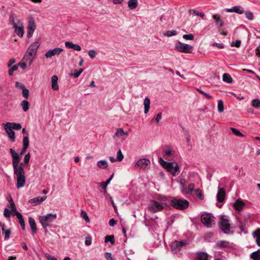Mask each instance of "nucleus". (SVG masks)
I'll use <instances>...</instances> for the list:
<instances>
[{
	"instance_id": "nucleus-1",
	"label": "nucleus",
	"mask_w": 260,
	"mask_h": 260,
	"mask_svg": "<svg viewBox=\"0 0 260 260\" xmlns=\"http://www.w3.org/2000/svg\"><path fill=\"white\" fill-rule=\"evenodd\" d=\"M10 152L12 158L14 174L17 177L16 187L19 189L23 187L26 182L24 168H21V166H18V164L21 159V157L12 148L10 149Z\"/></svg>"
},
{
	"instance_id": "nucleus-2",
	"label": "nucleus",
	"mask_w": 260,
	"mask_h": 260,
	"mask_svg": "<svg viewBox=\"0 0 260 260\" xmlns=\"http://www.w3.org/2000/svg\"><path fill=\"white\" fill-rule=\"evenodd\" d=\"M39 46V41H35L31 44L27 49L23 60L26 62L28 61L29 65L31 64L36 55Z\"/></svg>"
},
{
	"instance_id": "nucleus-3",
	"label": "nucleus",
	"mask_w": 260,
	"mask_h": 260,
	"mask_svg": "<svg viewBox=\"0 0 260 260\" xmlns=\"http://www.w3.org/2000/svg\"><path fill=\"white\" fill-rule=\"evenodd\" d=\"M158 162L164 169L173 176H176V173L179 171V165L176 162H167L161 157L159 158Z\"/></svg>"
},
{
	"instance_id": "nucleus-4",
	"label": "nucleus",
	"mask_w": 260,
	"mask_h": 260,
	"mask_svg": "<svg viewBox=\"0 0 260 260\" xmlns=\"http://www.w3.org/2000/svg\"><path fill=\"white\" fill-rule=\"evenodd\" d=\"M171 205L175 209L183 210L189 206V202L187 200L173 198L170 200Z\"/></svg>"
},
{
	"instance_id": "nucleus-5",
	"label": "nucleus",
	"mask_w": 260,
	"mask_h": 260,
	"mask_svg": "<svg viewBox=\"0 0 260 260\" xmlns=\"http://www.w3.org/2000/svg\"><path fill=\"white\" fill-rule=\"evenodd\" d=\"M56 214L49 213L45 216H41L39 217V221L45 229V232H47V227L50 226L51 223L56 219Z\"/></svg>"
},
{
	"instance_id": "nucleus-6",
	"label": "nucleus",
	"mask_w": 260,
	"mask_h": 260,
	"mask_svg": "<svg viewBox=\"0 0 260 260\" xmlns=\"http://www.w3.org/2000/svg\"><path fill=\"white\" fill-rule=\"evenodd\" d=\"M219 228L221 231L226 234H232L234 233V231L231 230L232 228L231 227L229 220L224 217L220 218L219 221Z\"/></svg>"
},
{
	"instance_id": "nucleus-7",
	"label": "nucleus",
	"mask_w": 260,
	"mask_h": 260,
	"mask_svg": "<svg viewBox=\"0 0 260 260\" xmlns=\"http://www.w3.org/2000/svg\"><path fill=\"white\" fill-rule=\"evenodd\" d=\"M165 208V205L164 204H162L160 202L154 200H150V203L148 204L149 210L153 213H156L160 211Z\"/></svg>"
},
{
	"instance_id": "nucleus-8",
	"label": "nucleus",
	"mask_w": 260,
	"mask_h": 260,
	"mask_svg": "<svg viewBox=\"0 0 260 260\" xmlns=\"http://www.w3.org/2000/svg\"><path fill=\"white\" fill-rule=\"evenodd\" d=\"M193 47L187 44L182 43L178 42V44H176L175 49L177 50L180 52L190 53L192 51Z\"/></svg>"
},
{
	"instance_id": "nucleus-9",
	"label": "nucleus",
	"mask_w": 260,
	"mask_h": 260,
	"mask_svg": "<svg viewBox=\"0 0 260 260\" xmlns=\"http://www.w3.org/2000/svg\"><path fill=\"white\" fill-rule=\"evenodd\" d=\"M214 217L210 213L203 214L201 216V221L208 228H211L214 224Z\"/></svg>"
},
{
	"instance_id": "nucleus-10",
	"label": "nucleus",
	"mask_w": 260,
	"mask_h": 260,
	"mask_svg": "<svg viewBox=\"0 0 260 260\" xmlns=\"http://www.w3.org/2000/svg\"><path fill=\"white\" fill-rule=\"evenodd\" d=\"M187 243L185 240L178 241L175 240L170 245V248L172 251L174 253H177L181 250V249L186 245Z\"/></svg>"
},
{
	"instance_id": "nucleus-11",
	"label": "nucleus",
	"mask_w": 260,
	"mask_h": 260,
	"mask_svg": "<svg viewBox=\"0 0 260 260\" xmlns=\"http://www.w3.org/2000/svg\"><path fill=\"white\" fill-rule=\"evenodd\" d=\"M13 28L15 29V32L18 36L22 38L23 36L24 30L22 23L18 21L17 24L14 22V20L13 19Z\"/></svg>"
},
{
	"instance_id": "nucleus-12",
	"label": "nucleus",
	"mask_w": 260,
	"mask_h": 260,
	"mask_svg": "<svg viewBox=\"0 0 260 260\" xmlns=\"http://www.w3.org/2000/svg\"><path fill=\"white\" fill-rule=\"evenodd\" d=\"M36 29V25L35 20L33 18H30L27 25V37L28 38H30L32 37Z\"/></svg>"
},
{
	"instance_id": "nucleus-13",
	"label": "nucleus",
	"mask_w": 260,
	"mask_h": 260,
	"mask_svg": "<svg viewBox=\"0 0 260 260\" xmlns=\"http://www.w3.org/2000/svg\"><path fill=\"white\" fill-rule=\"evenodd\" d=\"M63 51V49L61 48H55L53 49L48 50L45 54L46 58H50L55 55L59 54Z\"/></svg>"
},
{
	"instance_id": "nucleus-14",
	"label": "nucleus",
	"mask_w": 260,
	"mask_h": 260,
	"mask_svg": "<svg viewBox=\"0 0 260 260\" xmlns=\"http://www.w3.org/2000/svg\"><path fill=\"white\" fill-rule=\"evenodd\" d=\"M225 197V191L224 188L218 187V192L216 196L217 200L219 203L224 201Z\"/></svg>"
},
{
	"instance_id": "nucleus-15",
	"label": "nucleus",
	"mask_w": 260,
	"mask_h": 260,
	"mask_svg": "<svg viewBox=\"0 0 260 260\" xmlns=\"http://www.w3.org/2000/svg\"><path fill=\"white\" fill-rule=\"evenodd\" d=\"M137 166L139 167L145 169L148 166L150 165V161L149 159L146 158H142L139 159L137 164Z\"/></svg>"
},
{
	"instance_id": "nucleus-16",
	"label": "nucleus",
	"mask_w": 260,
	"mask_h": 260,
	"mask_svg": "<svg viewBox=\"0 0 260 260\" xmlns=\"http://www.w3.org/2000/svg\"><path fill=\"white\" fill-rule=\"evenodd\" d=\"M47 199L46 196L39 197L30 199L29 202L32 206H36L40 204L42 202Z\"/></svg>"
},
{
	"instance_id": "nucleus-17",
	"label": "nucleus",
	"mask_w": 260,
	"mask_h": 260,
	"mask_svg": "<svg viewBox=\"0 0 260 260\" xmlns=\"http://www.w3.org/2000/svg\"><path fill=\"white\" fill-rule=\"evenodd\" d=\"M4 127L5 128V130L6 131V133H7L8 137L10 140L12 142H15V133L14 132V131L11 128H10L9 126H5L3 125Z\"/></svg>"
},
{
	"instance_id": "nucleus-18",
	"label": "nucleus",
	"mask_w": 260,
	"mask_h": 260,
	"mask_svg": "<svg viewBox=\"0 0 260 260\" xmlns=\"http://www.w3.org/2000/svg\"><path fill=\"white\" fill-rule=\"evenodd\" d=\"M228 12H235L239 14H242L244 13V9L241 6H236L226 10Z\"/></svg>"
},
{
	"instance_id": "nucleus-19",
	"label": "nucleus",
	"mask_w": 260,
	"mask_h": 260,
	"mask_svg": "<svg viewBox=\"0 0 260 260\" xmlns=\"http://www.w3.org/2000/svg\"><path fill=\"white\" fill-rule=\"evenodd\" d=\"M196 255V260H209V255L205 252L198 251Z\"/></svg>"
},
{
	"instance_id": "nucleus-20",
	"label": "nucleus",
	"mask_w": 260,
	"mask_h": 260,
	"mask_svg": "<svg viewBox=\"0 0 260 260\" xmlns=\"http://www.w3.org/2000/svg\"><path fill=\"white\" fill-rule=\"evenodd\" d=\"M245 203L240 199H237L233 204L234 208L238 211H241L243 208L245 206Z\"/></svg>"
},
{
	"instance_id": "nucleus-21",
	"label": "nucleus",
	"mask_w": 260,
	"mask_h": 260,
	"mask_svg": "<svg viewBox=\"0 0 260 260\" xmlns=\"http://www.w3.org/2000/svg\"><path fill=\"white\" fill-rule=\"evenodd\" d=\"M28 223H29V224L30 227V229H31L32 234H36L37 231V228L36 223L35 222V219L31 217H29Z\"/></svg>"
},
{
	"instance_id": "nucleus-22",
	"label": "nucleus",
	"mask_w": 260,
	"mask_h": 260,
	"mask_svg": "<svg viewBox=\"0 0 260 260\" xmlns=\"http://www.w3.org/2000/svg\"><path fill=\"white\" fill-rule=\"evenodd\" d=\"M212 18L215 20V25L216 27L220 29L224 25V22L217 15H212Z\"/></svg>"
},
{
	"instance_id": "nucleus-23",
	"label": "nucleus",
	"mask_w": 260,
	"mask_h": 260,
	"mask_svg": "<svg viewBox=\"0 0 260 260\" xmlns=\"http://www.w3.org/2000/svg\"><path fill=\"white\" fill-rule=\"evenodd\" d=\"M3 125L9 126L12 129L19 130L21 128V125L18 123H11L8 122L6 123H3Z\"/></svg>"
},
{
	"instance_id": "nucleus-24",
	"label": "nucleus",
	"mask_w": 260,
	"mask_h": 260,
	"mask_svg": "<svg viewBox=\"0 0 260 260\" xmlns=\"http://www.w3.org/2000/svg\"><path fill=\"white\" fill-rule=\"evenodd\" d=\"M58 77L56 75H53L51 78V86L54 90H58L59 89L57 84Z\"/></svg>"
},
{
	"instance_id": "nucleus-25",
	"label": "nucleus",
	"mask_w": 260,
	"mask_h": 260,
	"mask_svg": "<svg viewBox=\"0 0 260 260\" xmlns=\"http://www.w3.org/2000/svg\"><path fill=\"white\" fill-rule=\"evenodd\" d=\"M128 135V133L127 132H124L122 128H119L117 129V131L113 138L115 139V137H120L123 136H127Z\"/></svg>"
},
{
	"instance_id": "nucleus-26",
	"label": "nucleus",
	"mask_w": 260,
	"mask_h": 260,
	"mask_svg": "<svg viewBox=\"0 0 260 260\" xmlns=\"http://www.w3.org/2000/svg\"><path fill=\"white\" fill-rule=\"evenodd\" d=\"M162 152H163V156L165 158H167L168 157H171L173 155L174 151L167 149V147H164L162 148Z\"/></svg>"
},
{
	"instance_id": "nucleus-27",
	"label": "nucleus",
	"mask_w": 260,
	"mask_h": 260,
	"mask_svg": "<svg viewBox=\"0 0 260 260\" xmlns=\"http://www.w3.org/2000/svg\"><path fill=\"white\" fill-rule=\"evenodd\" d=\"M170 198V197L162 195H159L158 197V200L160 201L161 204L165 205V207L168 206L166 202L169 201Z\"/></svg>"
},
{
	"instance_id": "nucleus-28",
	"label": "nucleus",
	"mask_w": 260,
	"mask_h": 260,
	"mask_svg": "<svg viewBox=\"0 0 260 260\" xmlns=\"http://www.w3.org/2000/svg\"><path fill=\"white\" fill-rule=\"evenodd\" d=\"M150 99L148 97H146L144 101V112L145 114L148 113L150 108Z\"/></svg>"
},
{
	"instance_id": "nucleus-29",
	"label": "nucleus",
	"mask_w": 260,
	"mask_h": 260,
	"mask_svg": "<svg viewBox=\"0 0 260 260\" xmlns=\"http://www.w3.org/2000/svg\"><path fill=\"white\" fill-rule=\"evenodd\" d=\"M97 166L100 169H106L108 166V164L106 160H101L97 162Z\"/></svg>"
},
{
	"instance_id": "nucleus-30",
	"label": "nucleus",
	"mask_w": 260,
	"mask_h": 260,
	"mask_svg": "<svg viewBox=\"0 0 260 260\" xmlns=\"http://www.w3.org/2000/svg\"><path fill=\"white\" fill-rule=\"evenodd\" d=\"M128 6L131 10L136 9L138 6V1L137 0H129L128 3Z\"/></svg>"
},
{
	"instance_id": "nucleus-31",
	"label": "nucleus",
	"mask_w": 260,
	"mask_h": 260,
	"mask_svg": "<svg viewBox=\"0 0 260 260\" xmlns=\"http://www.w3.org/2000/svg\"><path fill=\"white\" fill-rule=\"evenodd\" d=\"M250 258L253 260H260V249L252 252L250 254Z\"/></svg>"
},
{
	"instance_id": "nucleus-32",
	"label": "nucleus",
	"mask_w": 260,
	"mask_h": 260,
	"mask_svg": "<svg viewBox=\"0 0 260 260\" xmlns=\"http://www.w3.org/2000/svg\"><path fill=\"white\" fill-rule=\"evenodd\" d=\"M223 81L228 83H231L233 82V79L230 74L227 73L223 74L222 76Z\"/></svg>"
},
{
	"instance_id": "nucleus-33",
	"label": "nucleus",
	"mask_w": 260,
	"mask_h": 260,
	"mask_svg": "<svg viewBox=\"0 0 260 260\" xmlns=\"http://www.w3.org/2000/svg\"><path fill=\"white\" fill-rule=\"evenodd\" d=\"M105 242H110L112 245L115 243L114 237L113 235H107L105 237Z\"/></svg>"
},
{
	"instance_id": "nucleus-34",
	"label": "nucleus",
	"mask_w": 260,
	"mask_h": 260,
	"mask_svg": "<svg viewBox=\"0 0 260 260\" xmlns=\"http://www.w3.org/2000/svg\"><path fill=\"white\" fill-rule=\"evenodd\" d=\"M229 244V242L228 241L222 240L217 242L216 246L219 248H223L226 247Z\"/></svg>"
},
{
	"instance_id": "nucleus-35",
	"label": "nucleus",
	"mask_w": 260,
	"mask_h": 260,
	"mask_svg": "<svg viewBox=\"0 0 260 260\" xmlns=\"http://www.w3.org/2000/svg\"><path fill=\"white\" fill-rule=\"evenodd\" d=\"M21 106L24 112H26L29 109V104L27 101L23 100L21 103Z\"/></svg>"
},
{
	"instance_id": "nucleus-36",
	"label": "nucleus",
	"mask_w": 260,
	"mask_h": 260,
	"mask_svg": "<svg viewBox=\"0 0 260 260\" xmlns=\"http://www.w3.org/2000/svg\"><path fill=\"white\" fill-rule=\"evenodd\" d=\"M252 107L255 109L260 108V100L257 99H253L251 102Z\"/></svg>"
},
{
	"instance_id": "nucleus-37",
	"label": "nucleus",
	"mask_w": 260,
	"mask_h": 260,
	"mask_svg": "<svg viewBox=\"0 0 260 260\" xmlns=\"http://www.w3.org/2000/svg\"><path fill=\"white\" fill-rule=\"evenodd\" d=\"M218 111L219 113H221L224 110L223 102L222 100H219L217 104Z\"/></svg>"
},
{
	"instance_id": "nucleus-38",
	"label": "nucleus",
	"mask_w": 260,
	"mask_h": 260,
	"mask_svg": "<svg viewBox=\"0 0 260 260\" xmlns=\"http://www.w3.org/2000/svg\"><path fill=\"white\" fill-rule=\"evenodd\" d=\"M189 13L190 14H193L195 15H197V16H200L201 17H203L204 16V13L198 12V11H196L194 9H190L189 11Z\"/></svg>"
},
{
	"instance_id": "nucleus-39",
	"label": "nucleus",
	"mask_w": 260,
	"mask_h": 260,
	"mask_svg": "<svg viewBox=\"0 0 260 260\" xmlns=\"http://www.w3.org/2000/svg\"><path fill=\"white\" fill-rule=\"evenodd\" d=\"M18 219H19V222L22 229V230H24L25 229V221L23 219V217L22 215L18 216Z\"/></svg>"
},
{
	"instance_id": "nucleus-40",
	"label": "nucleus",
	"mask_w": 260,
	"mask_h": 260,
	"mask_svg": "<svg viewBox=\"0 0 260 260\" xmlns=\"http://www.w3.org/2000/svg\"><path fill=\"white\" fill-rule=\"evenodd\" d=\"M197 197L201 200H203L204 199V195L203 193L202 190L198 188L196 190Z\"/></svg>"
},
{
	"instance_id": "nucleus-41",
	"label": "nucleus",
	"mask_w": 260,
	"mask_h": 260,
	"mask_svg": "<svg viewBox=\"0 0 260 260\" xmlns=\"http://www.w3.org/2000/svg\"><path fill=\"white\" fill-rule=\"evenodd\" d=\"M231 130L232 132V133L233 134H234L237 136L240 137H244V135L243 134H242L239 131H238V129H237L235 128L231 127Z\"/></svg>"
},
{
	"instance_id": "nucleus-42",
	"label": "nucleus",
	"mask_w": 260,
	"mask_h": 260,
	"mask_svg": "<svg viewBox=\"0 0 260 260\" xmlns=\"http://www.w3.org/2000/svg\"><path fill=\"white\" fill-rule=\"evenodd\" d=\"M177 31L175 30H168L165 32L164 35L167 37H172L176 35Z\"/></svg>"
},
{
	"instance_id": "nucleus-43",
	"label": "nucleus",
	"mask_w": 260,
	"mask_h": 260,
	"mask_svg": "<svg viewBox=\"0 0 260 260\" xmlns=\"http://www.w3.org/2000/svg\"><path fill=\"white\" fill-rule=\"evenodd\" d=\"M123 158V155L122 153L121 150L119 149L117 152V157L115 160H117V161H121L122 160Z\"/></svg>"
},
{
	"instance_id": "nucleus-44",
	"label": "nucleus",
	"mask_w": 260,
	"mask_h": 260,
	"mask_svg": "<svg viewBox=\"0 0 260 260\" xmlns=\"http://www.w3.org/2000/svg\"><path fill=\"white\" fill-rule=\"evenodd\" d=\"M10 211L13 216H16L17 217L22 215L19 212H18L17 210L16 207L12 208V209L10 210Z\"/></svg>"
},
{
	"instance_id": "nucleus-45",
	"label": "nucleus",
	"mask_w": 260,
	"mask_h": 260,
	"mask_svg": "<svg viewBox=\"0 0 260 260\" xmlns=\"http://www.w3.org/2000/svg\"><path fill=\"white\" fill-rule=\"evenodd\" d=\"M19 65V64H15L9 70L8 73L10 76H12L13 75V72L18 69Z\"/></svg>"
},
{
	"instance_id": "nucleus-46",
	"label": "nucleus",
	"mask_w": 260,
	"mask_h": 260,
	"mask_svg": "<svg viewBox=\"0 0 260 260\" xmlns=\"http://www.w3.org/2000/svg\"><path fill=\"white\" fill-rule=\"evenodd\" d=\"M30 158V154L29 152L25 154L24 157V164L25 165L28 166L29 165V161Z\"/></svg>"
},
{
	"instance_id": "nucleus-47",
	"label": "nucleus",
	"mask_w": 260,
	"mask_h": 260,
	"mask_svg": "<svg viewBox=\"0 0 260 260\" xmlns=\"http://www.w3.org/2000/svg\"><path fill=\"white\" fill-rule=\"evenodd\" d=\"M29 138L28 136H24L23 138V146L29 147Z\"/></svg>"
},
{
	"instance_id": "nucleus-48",
	"label": "nucleus",
	"mask_w": 260,
	"mask_h": 260,
	"mask_svg": "<svg viewBox=\"0 0 260 260\" xmlns=\"http://www.w3.org/2000/svg\"><path fill=\"white\" fill-rule=\"evenodd\" d=\"M11 233V231L10 229L6 230L3 229V234L5 235V239H8L9 238L10 235Z\"/></svg>"
},
{
	"instance_id": "nucleus-49",
	"label": "nucleus",
	"mask_w": 260,
	"mask_h": 260,
	"mask_svg": "<svg viewBox=\"0 0 260 260\" xmlns=\"http://www.w3.org/2000/svg\"><path fill=\"white\" fill-rule=\"evenodd\" d=\"M83 71V69H80L79 71L75 70L74 73L71 74V75L74 76L75 78H77L80 75Z\"/></svg>"
},
{
	"instance_id": "nucleus-50",
	"label": "nucleus",
	"mask_w": 260,
	"mask_h": 260,
	"mask_svg": "<svg viewBox=\"0 0 260 260\" xmlns=\"http://www.w3.org/2000/svg\"><path fill=\"white\" fill-rule=\"evenodd\" d=\"M82 217L85 219L86 222H89L90 219L88 216L87 213L85 211H82L81 213Z\"/></svg>"
},
{
	"instance_id": "nucleus-51",
	"label": "nucleus",
	"mask_w": 260,
	"mask_h": 260,
	"mask_svg": "<svg viewBox=\"0 0 260 260\" xmlns=\"http://www.w3.org/2000/svg\"><path fill=\"white\" fill-rule=\"evenodd\" d=\"M29 94V91L28 89H27L25 87L22 89V95L25 99H27L28 98Z\"/></svg>"
},
{
	"instance_id": "nucleus-52",
	"label": "nucleus",
	"mask_w": 260,
	"mask_h": 260,
	"mask_svg": "<svg viewBox=\"0 0 260 260\" xmlns=\"http://www.w3.org/2000/svg\"><path fill=\"white\" fill-rule=\"evenodd\" d=\"M245 16L246 18L248 20H253V13L250 11H246L245 13Z\"/></svg>"
},
{
	"instance_id": "nucleus-53",
	"label": "nucleus",
	"mask_w": 260,
	"mask_h": 260,
	"mask_svg": "<svg viewBox=\"0 0 260 260\" xmlns=\"http://www.w3.org/2000/svg\"><path fill=\"white\" fill-rule=\"evenodd\" d=\"M88 53L90 57L92 59L94 58L97 54L96 51L94 50H89Z\"/></svg>"
},
{
	"instance_id": "nucleus-54",
	"label": "nucleus",
	"mask_w": 260,
	"mask_h": 260,
	"mask_svg": "<svg viewBox=\"0 0 260 260\" xmlns=\"http://www.w3.org/2000/svg\"><path fill=\"white\" fill-rule=\"evenodd\" d=\"M197 91L200 93L201 94H203V95H204L206 98L208 99H210L212 98V96L211 95H210L209 94L204 92V91L201 90V89H197Z\"/></svg>"
},
{
	"instance_id": "nucleus-55",
	"label": "nucleus",
	"mask_w": 260,
	"mask_h": 260,
	"mask_svg": "<svg viewBox=\"0 0 260 260\" xmlns=\"http://www.w3.org/2000/svg\"><path fill=\"white\" fill-rule=\"evenodd\" d=\"M252 235L254 237V238H260V229H257L255 231H254Z\"/></svg>"
},
{
	"instance_id": "nucleus-56",
	"label": "nucleus",
	"mask_w": 260,
	"mask_h": 260,
	"mask_svg": "<svg viewBox=\"0 0 260 260\" xmlns=\"http://www.w3.org/2000/svg\"><path fill=\"white\" fill-rule=\"evenodd\" d=\"M183 38L185 40H193L194 39V36L191 34L184 35L183 36Z\"/></svg>"
},
{
	"instance_id": "nucleus-57",
	"label": "nucleus",
	"mask_w": 260,
	"mask_h": 260,
	"mask_svg": "<svg viewBox=\"0 0 260 260\" xmlns=\"http://www.w3.org/2000/svg\"><path fill=\"white\" fill-rule=\"evenodd\" d=\"M110 183L109 180H107L105 182H102L101 183L100 186L102 188L105 190L107 188V185Z\"/></svg>"
},
{
	"instance_id": "nucleus-58",
	"label": "nucleus",
	"mask_w": 260,
	"mask_h": 260,
	"mask_svg": "<svg viewBox=\"0 0 260 260\" xmlns=\"http://www.w3.org/2000/svg\"><path fill=\"white\" fill-rule=\"evenodd\" d=\"M91 237L88 236L85 238V244L87 246L90 245L91 244Z\"/></svg>"
},
{
	"instance_id": "nucleus-59",
	"label": "nucleus",
	"mask_w": 260,
	"mask_h": 260,
	"mask_svg": "<svg viewBox=\"0 0 260 260\" xmlns=\"http://www.w3.org/2000/svg\"><path fill=\"white\" fill-rule=\"evenodd\" d=\"M11 211L7 208H5L4 212V215L7 218L10 217Z\"/></svg>"
},
{
	"instance_id": "nucleus-60",
	"label": "nucleus",
	"mask_w": 260,
	"mask_h": 260,
	"mask_svg": "<svg viewBox=\"0 0 260 260\" xmlns=\"http://www.w3.org/2000/svg\"><path fill=\"white\" fill-rule=\"evenodd\" d=\"M212 45L220 49L223 48L224 47V44L222 43H213Z\"/></svg>"
},
{
	"instance_id": "nucleus-61",
	"label": "nucleus",
	"mask_w": 260,
	"mask_h": 260,
	"mask_svg": "<svg viewBox=\"0 0 260 260\" xmlns=\"http://www.w3.org/2000/svg\"><path fill=\"white\" fill-rule=\"evenodd\" d=\"M194 184L193 183H190L188 186V190L190 193H192V192L194 190Z\"/></svg>"
},
{
	"instance_id": "nucleus-62",
	"label": "nucleus",
	"mask_w": 260,
	"mask_h": 260,
	"mask_svg": "<svg viewBox=\"0 0 260 260\" xmlns=\"http://www.w3.org/2000/svg\"><path fill=\"white\" fill-rule=\"evenodd\" d=\"M105 256L107 260H115L113 258L112 254L110 252H106L105 253Z\"/></svg>"
},
{
	"instance_id": "nucleus-63",
	"label": "nucleus",
	"mask_w": 260,
	"mask_h": 260,
	"mask_svg": "<svg viewBox=\"0 0 260 260\" xmlns=\"http://www.w3.org/2000/svg\"><path fill=\"white\" fill-rule=\"evenodd\" d=\"M241 43V41L237 40L235 42H232L231 46H235L236 47H239L240 46Z\"/></svg>"
},
{
	"instance_id": "nucleus-64",
	"label": "nucleus",
	"mask_w": 260,
	"mask_h": 260,
	"mask_svg": "<svg viewBox=\"0 0 260 260\" xmlns=\"http://www.w3.org/2000/svg\"><path fill=\"white\" fill-rule=\"evenodd\" d=\"M45 257L47 259V260H57V258L54 256H51L48 253L45 254Z\"/></svg>"
}]
</instances>
